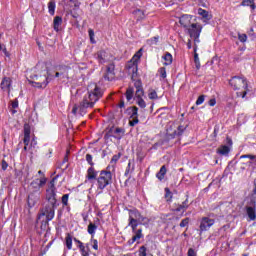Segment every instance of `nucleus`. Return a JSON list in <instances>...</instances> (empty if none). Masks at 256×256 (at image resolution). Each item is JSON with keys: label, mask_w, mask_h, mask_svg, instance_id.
I'll list each match as a JSON object with an SVG mask.
<instances>
[{"label": "nucleus", "mask_w": 256, "mask_h": 256, "mask_svg": "<svg viewBox=\"0 0 256 256\" xmlns=\"http://www.w3.org/2000/svg\"><path fill=\"white\" fill-rule=\"evenodd\" d=\"M55 77H61V79H69V67L60 66L55 73Z\"/></svg>", "instance_id": "18"}, {"label": "nucleus", "mask_w": 256, "mask_h": 256, "mask_svg": "<svg viewBox=\"0 0 256 256\" xmlns=\"http://www.w3.org/2000/svg\"><path fill=\"white\" fill-rule=\"evenodd\" d=\"M190 39L194 41V51H197V44L201 43L199 37H201V32L203 31V26L199 23H192L189 28L186 29Z\"/></svg>", "instance_id": "4"}, {"label": "nucleus", "mask_w": 256, "mask_h": 256, "mask_svg": "<svg viewBox=\"0 0 256 256\" xmlns=\"http://www.w3.org/2000/svg\"><path fill=\"white\" fill-rule=\"evenodd\" d=\"M204 101H205V95H201L196 100V105H203Z\"/></svg>", "instance_id": "50"}, {"label": "nucleus", "mask_w": 256, "mask_h": 256, "mask_svg": "<svg viewBox=\"0 0 256 256\" xmlns=\"http://www.w3.org/2000/svg\"><path fill=\"white\" fill-rule=\"evenodd\" d=\"M230 148L227 145H223L220 148H218V153L220 155H229Z\"/></svg>", "instance_id": "32"}, {"label": "nucleus", "mask_w": 256, "mask_h": 256, "mask_svg": "<svg viewBox=\"0 0 256 256\" xmlns=\"http://www.w3.org/2000/svg\"><path fill=\"white\" fill-rule=\"evenodd\" d=\"M47 183V178L42 176L34 179L29 185V193H41V187Z\"/></svg>", "instance_id": "7"}, {"label": "nucleus", "mask_w": 256, "mask_h": 256, "mask_svg": "<svg viewBox=\"0 0 256 256\" xmlns=\"http://www.w3.org/2000/svg\"><path fill=\"white\" fill-rule=\"evenodd\" d=\"M162 59H164V65H171L173 63V55L171 53L167 52Z\"/></svg>", "instance_id": "28"}, {"label": "nucleus", "mask_w": 256, "mask_h": 256, "mask_svg": "<svg viewBox=\"0 0 256 256\" xmlns=\"http://www.w3.org/2000/svg\"><path fill=\"white\" fill-rule=\"evenodd\" d=\"M165 199L166 201H171V199H173V194L169 188H165Z\"/></svg>", "instance_id": "42"}, {"label": "nucleus", "mask_w": 256, "mask_h": 256, "mask_svg": "<svg viewBox=\"0 0 256 256\" xmlns=\"http://www.w3.org/2000/svg\"><path fill=\"white\" fill-rule=\"evenodd\" d=\"M95 231H97V225H95L93 222H90L88 225V233L89 235H92V238L95 235Z\"/></svg>", "instance_id": "33"}, {"label": "nucleus", "mask_w": 256, "mask_h": 256, "mask_svg": "<svg viewBox=\"0 0 256 256\" xmlns=\"http://www.w3.org/2000/svg\"><path fill=\"white\" fill-rule=\"evenodd\" d=\"M24 136H31V128L28 126L24 127Z\"/></svg>", "instance_id": "54"}, {"label": "nucleus", "mask_w": 256, "mask_h": 256, "mask_svg": "<svg viewBox=\"0 0 256 256\" xmlns=\"http://www.w3.org/2000/svg\"><path fill=\"white\" fill-rule=\"evenodd\" d=\"M139 256H147V247L141 246L138 250Z\"/></svg>", "instance_id": "43"}, {"label": "nucleus", "mask_w": 256, "mask_h": 256, "mask_svg": "<svg viewBox=\"0 0 256 256\" xmlns=\"http://www.w3.org/2000/svg\"><path fill=\"white\" fill-rule=\"evenodd\" d=\"M143 95H145V91H143V88H138L136 89L134 99H143Z\"/></svg>", "instance_id": "38"}, {"label": "nucleus", "mask_w": 256, "mask_h": 256, "mask_svg": "<svg viewBox=\"0 0 256 256\" xmlns=\"http://www.w3.org/2000/svg\"><path fill=\"white\" fill-rule=\"evenodd\" d=\"M141 49L132 57V59L127 63L126 69L128 73L131 75L132 79H137V71L139 65V59H141Z\"/></svg>", "instance_id": "5"}, {"label": "nucleus", "mask_w": 256, "mask_h": 256, "mask_svg": "<svg viewBox=\"0 0 256 256\" xmlns=\"http://www.w3.org/2000/svg\"><path fill=\"white\" fill-rule=\"evenodd\" d=\"M189 225V218H185L180 222V227H187Z\"/></svg>", "instance_id": "51"}, {"label": "nucleus", "mask_w": 256, "mask_h": 256, "mask_svg": "<svg viewBox=\"0 0 256 256\" xmlns=\"http://www.w3.org/2000/svg\"><path fill=\"white\" fill-rule=\"evenodd\" d=\"M139 222L133 221V220H129L128 226L131 227L133 233H135L137 231V227L139 226Z\"/></svg>", "instance_id": "39"}, {"label": "nucleus", "mask_w": 256, "mask_h": 256, "mask_svg": "<svg viewBox=\"0 0 256 256\" xmlns=\"http://www.w3.org/2000/svg\"><path fill=\"white\" fill-rule=\"evenodd\" d=\"M194 63L197 70L201 69V62L199 61V54H197V51H194Z\"/></svg>", "instance_id": "36"}, {"label": "nucleus", "mask_w": 256, "mask_h": 256, "mask_svg": "<svg viewBox=\"0 0 256 256\" xmlns=\"http://www.w3.org/2000/svg\"><path fill=\"white\" fill-rule=\"evenodd\" d=\"M103 97V89L99 87L96 83H91L88 86V94L84 96L82 102L80 103V110L91 109L95 107V103Z\"/></svg>", "instance_id": "2"}, {"label": "nucleus", "mask_w": 256, "mask_h": 256, "mask_svg": "<svg viewBox=\"0 0 256 256\" xmlns=\"http://www.w3.org/2000/svg\"><path fill=\"white\" fill-rule=\"evenodd\" d=\"M149 45H157L159 43V37H153L150 40H148Z\"/></svg>", "instance_id": "47"}, {"label": "nucleus", "mask_w": 256, "mask_h": 256, "mask_svg": "<svg viewBox=\"0 0 256 256\" xmlns=\"http://www.w3.org/2000/svg\"><path fill=\"white\" fill-rule=\"evenodd\" d=\"M188 256H197V252L193 248H190L188 250Z\"/></svg>", "instance_id": "57"}, {"label": "nucleus", "mask_w": 256, "mask_h": 256, "mask_svg": "<svg viewBox=\"0 0 256 256\" xmlns=\"http://www.w3.org/2000/svg\"><path fill=\"white\" fill-rule=\"evenodd\" d=\"M70 15L73 17V19H79V13H77L75 10L70 11Z\"/></svg>", "instance_id": "55"}, {"label": "nucleus", "mask_w": 256, "mask_h": 256, "mask_svg": "<svg viewBox=\"0 0 256 256\" xmlns=\"http://www.w3.org/2000/svg\"><path fill=\"white\" fill-rule=\"evenodd\" d=\"M193 17L191 15L185 14L180 17L179 23L184 27L185 29H189L193 23H191V20Z\"/></svg>", "instance_id": "17"}, {"label": "nucleus", "mask_w": 256, "mask_h": 256, "mask_svg": "<svg viewBox=\"0 0 256 256\" xmlns=\"http://www.w3.org/2000/svg\"><path fill=\"white\" fill-rule=\"evenodd\" d=\"M7 167H9V164L5 160H2V169L3 171H6Z\"/></svg>", "instance_id": "59"}, {"label": "nucleus", "mask_w": 256, "mask_h": 256, "mask_svg": "<svg viewBox=\"0 0 256 256\" xmlns=\"http://www.w3.org/2000/svg\"><path fill=\"white\" fill-rule=\"evenodd\" d=\"M75 243L78 244V248L80 249L82 256H89V244H86V246L83 245V242L78 240L77 238H74Z\"/></svg>", "instance_id": "19"}, {"label": "nucleus", "mask_w": 256, "mask_h": 256, "mask_svg": "<svg viewBox=\"0 0 256 256\" xmlns=\"http://www.w3.org/2000/svg\"><path fill=\"white\" fill-rule=\"evenodd\" d=\"M132 15L136 21H143V19H145V11L141 9L134 10Z\"/></svg>", "instance_id": "20"}, {"label": "nucleus", "mask_w": 256, "mask_h": 256, "mask_svg": "<svg viewBox=\"0 0 256 256\" xmlns=\"http://www.w3.org/2000/svg\"><path fill=\"white\" fill-rule=\"evenodd\" d=\"M126 99L127 101H131V99H133L134 95H135V90L133 89V87H129L126 90Z\"/></svg>", "instance_id": "31"}, {"label": "nucleus", "mask_w": 256, "mask_h": 256, "mask_svg": "<svg viewBox=\"0 0 256 256\" xmlns=\"http://www.w3.org/2000/svg\"><path fill=\"white\" fill-rule=\"evenodd\" d=\"M198 15H200V17H203V19H207V20L211 19L209 17V12L203 8L198 9Z\"/></svg>", "instance_id": "34"}, {"label": "nucleus", "mask_w": 256, "mask_h": 256, "mask_svg": "<svg viewBox=\"0 0 256 256\" xmlns=\"http://www.w3.org/2000/svg\"><path fill=\"white\" fill-rule=\"evenodd\" d=\"M134 100L140 109H145V107H147V102H145L143 98H134Z\"/></svg>", "instance_id": "30"}, {"label": "nucleus", "mask_w": 256, "mask_h": 256, "mask_svg": "<svg viewBox=\"0 0 256 256\" xmlns=\"http://www.w3.org/2000/svg\"><path fill=\"white\" fill-rule=\"evenodd\" d=\"M158 73L162 79H167V70L165 69V67H161L158 70Z\"/></svg>", "instance_id": "41"}, {"label": "nucleus", "mask_w": 256, "mask_h": 256, "mask_svg": "<svg viewBox=\"0 0 256 256\" xmlns=\"http://www.w3.org/2000/svg\"><path fill=\"white\" fill-rule=\"evenodd\" d=\"M130 127H135L139 123V108L131 106L127 109Z\"/></svg>", "instance_id": "9"}, {"label": "nucleus", "mask_w": 256, "mask_h": 256, "mask_svg": "<svg viewBox=\"0 0 256 256\" xmlns=\"http://www.w3.org/2000/svg\"><path fill=\"white\" fill-rule=\"evenodd\" d=\"M96 55L99 63H107L109 61L108 54L104 50H100Z\"/></svg>", "instance_id": "21"}, {"label": "nucleus", "mask_w": 256, "mask_h": 256, "mask_svg": "<svg viewBox=\"0 0 256 256\" xmlns=\"http://www.w3.org/2000/svg\"><path fill=\"white\" fill-rule=\"evenodd\" d=\"M107 75H115V64L110 63L107 66Z\"/></svg>", "instance_id": "40"}, {"label": "nucleus", "mask_w": 256, "mask_h": 256, "mask_svg": "<svg viewBox=\"0 0 256 256\" xmlns=\"http://www.w3.org/2000/svg\"><path fill=\"white\" fill-rule=\"evenodd\" d=\"M119 161V156L114 155L111 159V163H117Z\"/></svg>", "instance_id": "60"}, {"label": "nucleus", "mask_w": 256, "mask_h": 256, "mask_svg": "<svg viewBox=\"0 0 256 256\" xmlns=\"http://www.w3.org/2000/svg\"><path fill=\"white\" fill-rule=\"evenodd\" d=\"M213 225H215L214 219H211L209 217H204V218H202L201 223H200V230L207 231V229L213 227Z\"/></svg>", "instance_id": "15"}, {"label": "nucleus", "mask_w": 256, "mask_h": 256, "mask_svg": "<svg viewBox=\"0 0 256 256\" xmlns=\"http://www.w3.org/2000/svg\"><path fill=\"white\" fill-rule=\"evenodd\" d=\"M23 143L24 151H28L30 155H33L36 151L35 147H37V140L35 138L31 140V136H24Z\"/></svg>", "instance_id": "10"}, {"label": "nucleus", "mask_w": 256, "mask_h": 256, "mask_svg": "<svg viewBox=\"0 0 256 256\" xmlns=\"http://www.w3.org/2000/svg\"><path fill=\"white\" fill-rule=\"evenodd\" d=\"M135 235L132 237L131 240L128 241V245H133V243H135V241L141 239V237H143V230L138 229L135 232Z\"/></svg>", "instance_id": "22"}, {"label": "nucleus", "mask_w": 256, "mask_h": 256, "mask_svg": "<svg viewBox=\"0 0 256 256\" xmlns=\"http://www.w3.org/2000/svg\"><path fill=\"white\" fill-rule=\"evenodd\" d=\"M62 23H63V18H61L60 16H56L53 20L54 31L59 33L60 31L59 27H61Z\"/></svg>", "instance_id": "23"}, {"label": "nucleus", "mask_w": 256, "mask_h": 256, "mask_svg": "<svg viewBox=\"0 0 256 256\" xmlns=\"http://www.w3.org/2000/svg\"><path fill=\"white\" fill-rule=\"evenodd\" d=\"M40 197H41V193L30 192V194L28 195V206L35 207L37 203H39Z\"/></svg>", "instance_id": "16"}, {"label": "nucleus", "mask_w": 256, "mask_h": 256, "mask_svg": "<svg viewBox=\"0 0 256 256\" xmlns=\"http://www.w3.org/2000/svg\"><path fill=\"white\" fill-rule=\"evenodd\" d=\"M148 98L151 99L152 101L159 99V96L157 95V91H155L154 89H150L148 92Z\"/></svg>", "instance_id": "35"}, {"label": "nucleus", "mask_w": 256, "mask_h": 256, "mask_svg": "<svg viewBox=\"0 0 256 256\" xmlns=\"http://www.w3.org/2000/svg\"><path fill=\"white\" fill-rule=\"evenodd\" d=\"M246 213L250 221L256 220V202L251 200L250 205L246 206Z\"/></svg>", "instance_id": "13"}, {"label": "nucleus", "mask_w": 256, "mask_h": 256, "mask_svg": "<svg viewBox=\"0 0 256 256\" xmlns=\"http://www.w3.org/2000/svg\"><path fill=\"white\" fill-rule=\"evenodd\" d=\"M42 176H44L45 177V174L43 173V171H38V176H36L37 178H39V177H42Z\"/></svg>", "instance_id": "63"}, {"label": "nucleus", "mask_w": 256, "mask_h": 256, "mask_svg": "<svg viewBox=\"0 0 256 256\" xmlns=\"http://www.w3.org/2000/svg\"><path fill=\"white\" fill-rule=\"evenodd\" d=\"M13 83V80H11L10 77H4L0 83V87L2 91L8 93V95H11V85Z\"/></svg>", "instance_id": "14"}, {"label": "nucleus", "mask_w": 256, "mask_h": 256, "mask_svg": "<svg viewBox=\"0 0 256 256\" xmlns=\"http://www.w3.org/2000/svg\"><path fill=\"white\" fill-rule=\"evenodd\" d=\"M229 83L235 91H240V89H244L243 91L237 92V96L242 97V99H245V97L249 91V89L247 88V80L245 78H241L239 76H234L229 81Z\"/></svg>", "instance_id": "3"}, {"label": "nucleus", "mask_w": 256, "mask_h": 256, "mask_svg": "<svg viewBox=\"0 0 256 256\" xmlns=\"http://www.w3.org/2000/svg\"><path fill=\"white\" fill-rule=\"evenodd\" d=\"M69 201V194H65L62 196V203L63 205L67 206V203Z\"/></svg>", "instance_id": "52"}, {"label": "nucleus", "mask_w": 256, "mask_h": 256, "mask_svg": "<svg viewBox=\"0 0 256 256\" xmlns=\"http://www.w3.org/2000/svg\"><path fill=\"white\" fill-rule=\"evenodd\" d=\"M187 47L188 49H191L193 47V45L191 44V39L188 40Z\"/></svg>", "instance_id": "64"}, {"label": "nucleus", "mask_w": 256, "mask_h": 256, "mask_svg": "<svg viewBox=\"0 0 256 256\" xmlns=\"http://www.w3.org/2000/svg\"><path fill=\"white\" fill-rule=\"evenodd\" d=\"M113 181V174L109 170H102L100 172V175L97 179L98 183V189L103 191L107 185H111V182Z\"/></svg>", "instance_id": "6"}, {"label": "nucleus", "mask_w": 256, "mask_h": 256, "mask_svg": "<svg viewBox=\"0 0 256 256\" xmlns=\"http://www.w3.org/2000/svg\"><path fill=\"white\" fill-rule=\"evenodd\" d=\"M129 213V221H135L136 223H139L140 225H145V223H149V219L147 217L141 215V212L137 209L128 210Z\"/></svg>", "instance_id": "8"}, {"label": "nucleus", "mask_w": 256, "mask_h": 256, "mask_svg": "<svg viewBox=\"0 0 256 256\" xmlns=\"http://www.w3.org/2000/svg\"><path fill=\"white\" fill-rule=\"evenodd\" d=\"M57 5L55 3V0H50L48 2V13L50 15H55V9H56Z\"/></svg>", "instance_id": "26"}, {"label": "nucleus", "mask_w": 256, "mask_h": 256, "mask_svg": "<svg viewBox=\"0 0 256 256\" xmlns=\"http://www.w3.org/2000/svg\"><path fill=\"white\" fill-rule=\"evenodd\" d=\"M34 87H37L38 89H45L47 85H49V78L47 77V74L44 73L43 76H35V81L33 82Z\"/></svg>", "instance_id": "11"}, {"label": "nucleus", "mask_w": 256, "mask_h": 256, "mask_svg": "<svg viewBox=\"0 0 256 256\" xmlns=\"http://www.w3.org/2000/svg\"><path fill=\"white\" fill-rule=\"evenodd\" d=\"M189 200H185L182 204H180L177 208L176 211L180 212V211H185V209H187L189 207Z\"/></svg>", "instance_id": "37"}, {"label": "nucleus", "mask_w": 256, "mask_h": 256, "mask_svg": "<svg viewBox=\"0 0 256 256\" xmlns=\"http://www.w3.org/2000/svg\"><path fill=\"white\" fill-rule=\"evenodd\" d=\"M165 175H167V167L162 166L159 172L156 174V177L159 179V181H163L165 179Z\"/></svg>", "instance_id": "24"}, {"label": "nucleus", "mask_w": 256, "mask_h": 256, "mask_svg": "<svg viewBox=\"0 0 256 256\" xmlns=\"http://www.w3.org/2000/svg\"><path fill=\"white\" fill-rule=\"evenodd\" d=\"M12 107H13V109H17L19 107V102L17 100L13 101L12 102Z\"/></svg>", "instance_id": "61"}, {"label": "nucleus", "mask_w": 256, "mask_h": 256, "mask_svg": "<svg viewBox=\"0 0 256 256\" xmlns=\"http://www.w3.org/2000/svg\"><path fill=\"white\" fill-rule=\"evenodd\" d=\"M249 37H252V39H256L255 30L253 28H250L248 31Z\"/></svg>", "instance_id": "53"}, {"label": "nucleus", "mask_w": 256, "mask_h": 256, "mask_svg": "<svg viewBox=\"0 0 256 256\" xmlns=\"http://www.w3.org/2000/svg\"><path fill=\"white\" fill-rule=\"evenodd\" d=\"M91 245L93 247V249H95V251H97L99 249V242L96 239H91Z\"/></svg>", "instance_id": "45"}, {"label": "nucleus", "mask_w": 256, "mask_h": 256, "mask_svg": "<svg viewBox=\"0 0 256 256\" xmlns=\"http://www.w3.org/2000/svg\"><path fill=\"white\" fill-rule=\"evenodd\" d=\"M86 161L89 163V165H91V167L95 165V163H93V156L91 154H86Z\"/></svg>", "instance_id": "46"}, {"label": "nucleus", "mask_w": 256, "mask_h": 256, "mask_svg": "<svg viewBox=\"0 0 256 256\" xmlns=\"http://www.w3.org/2000/svg\"><path fill=\"white\" fill-rule=\"evenodd\" d=\"M125 135V130L123 128H111L106 134L105 139H109V137H115V139H121Z\"/></svg>", "instance_id": "12"}, {"label": "nucleus", "mask_w": 256, "mask_h": 256, "mask_svg": "<svg viewBox=\"0 0 256 256\" xmlns=\"http://www.w3.org/2000/svg\"><path fill=\"white\" fill-rule=\"evenodd\" d=\"M216 104L217 100H215V98L210 99L208 102V105H210V107H215Z\"/></svg>", "instance_id": "56"}, {"label": "nucleus", "mask_w": 256, "mask_h": 256, "mask_svg": "<svg viewBox=\"0 0 256 256\" xmlns=\"http://www.w3.org/2000/svg\"><path fill=\"white\" fill-rule=\"evenodd\" d=\"M65 241L67 249H73V236H71V234L66 235Z\"/></svg>", "instance_id": "29"}, {"label": "nucleus", "mask_w": 256, "mask_h": 256, "mask_svg": "<svg viewBox=\"0 0 256 256\" xmlns=\"http://www.w3.org/2000/svg\"><path fill=\"white\" fill-rule=\"evenodd\" d=\"M254 0H243L241 5L242 7H249L251 4H253Z\"/></svg>", "instance_id": "49"}, {"label": "nucleus", "mask_w": 256, "mask_h": 256, "mask_svg": "<svg viewBox=\"0 0 256 256\" xmlns=\"http://www.w3.org/2000/svg\"><path fill=\"white\" fill-rule=\"evenodd\" d=\"M79 108L77 107V105H74V107H73V109H72V113H73V115H77V110H78Z\"/></svg>", "instance_id": "62"}, {"label": "nucleus", "mask_w": 256, "mask_h": 256, "mask_svg": "<svg viewBox=\"0 0 256 256\" xmlns=\"http://www.w3.org/2000/svg\"><path fill=\"white\" fill-rule=\"evenodd\" d=\"M57 178H53L50 182L51 189L46 191V203L41 209L39 219L46 217V222L53 221L55 218V208L57 207V194H55V181Z\"/></svg>", "instance_id": "1"}, {"label": "nucleus", "mask_w": 256, "mask_h": 256, "mask_svg": "<svg viewBox=\"0 0 256 256\" xmlns=\"http://www.w3.org/2000/svg\"><path fill=\"white\" fill-rule=\"evenodd\" d=\"M87 179H89V181H91L92 179H97V171H95V168L90 167L87 170Z\"/></svg>", "instance_id": "25"}, {"label": "nucleus", "mask_w": 256, "mask_h": 256, "mask_svg": "<svg viewBox=\"0 0 256 256\" xmlns=\"http://www.w3.org/2000/svg\"><path fill=\"white\" fill-rule=\"evenodd\" d=\"M186 126H178L177 130H175L172 134V137H181L183 133H185Z\"/></svg>", "instance_id": "27"}, {"label": "nucleus", "mask_w": 256, "mask_h": 256, "mask_svg": "<svg viewBox=\"0 0 256 256\" xmlns=\"http://www.w3.org/2000/svg\"><path fill=\"white\" fill-rule=\"evenodd\" d=\"M88 34H89L91 43L95 44V32L93 31V29H89Z\"/></svg>", "instance_id": "44"}, {"label": "nucleus", "mask_w": 256, "mask_h": 256, "mask_svg": "<svg viewBox=\"0 0 256 256\" xmlns=\"http://www.w3.org/2000/svg\"><path fill=\"white\" fill-rule=\"evenodd\" d=\"M238 39L241 43H245L247 41V34H238Z\"/></svg>", "instance_id": "48"}, {"label": "nucleus", "mask_w": 256, "mask_h": 256, "mask_svg": "<svg viewBox=\"0 0 256 256\" xmlns=\"http://www.w3.org/2000/svg\"><path fill=\"white\" fill-rule=\"evenodd\" d=\"M134 87L136 89H142V85H141V81L140 80H137L135 83H134Z\"/></svg>", "instance_id": "58"}]
</instances>
